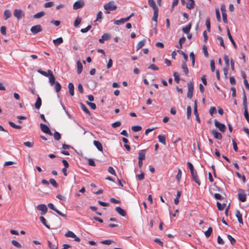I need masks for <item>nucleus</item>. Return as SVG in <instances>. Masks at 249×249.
Here are the masks:
<instances>
[{
	"instance_id": "33",
	"label": "nucleus",
	"mask_w": 249,
	"mask_h": 249,
	"mask_svg": "<svg viewBox=\"0 0 249 249\" xmlns=\"http://www.w3.org/2000/svg\"><path fill=\"white\" fill-rule=\"evenodd\" d=\"M8 124L11 127H12L13 128H14L15 129H20L22 127L21 126L17 125L15 123H14L13 122H12L11 121H9Z\"/></svg>"
},
{
	"instance_id": "20",
	"label": "nucleus",
	"mask_w": 249,
	"mask_h": 249,
	"mask_svg": "<svg viewBox=\"0 0 249 249\" xmlns=\"http://www.w3.org/2000/svg\"><path fill=\"white\" fill-rule=\"evenodd\" d=\"M236 217L237 218L238 221L239 223L243 224L242 215L238 210L236 211Z\"/></svg>"
},
{
	"instance_id": "4",
	"label": "nucleus",
	"mask_w": 249,
	"mask_h": 249,
	"mask_svg": "<svg viewBox=\"0 0 249 249\" xmlns=\"http://www.w3.org/2000/svg\"><path fill=\"white\" fill-rule=\"evenodd\" d=\"M48 207L51 210L55 211L57 214L63 216L64 218L67 217V215L65 214L62 213L60 211L56 209L53 203H50L48 204Z\"/></svg>"
},
{
	"instance_id": "42",
	"label": "nucleus",
	"mask_w": 249,
	"mask_h": 249,
	"mask_svg": "<svg viewBox=\"0 0 249 249\" xmlns=\"http://www.w3.org/2000/svg\"><path fill=\"white\" fill-rule=\"evenodd\" d=\"M81 18L79 17H77L76 19L75 20L74 22V27H77L81 23Z\"/></svg>"
},
{
	"instance_id": "36",
	"label": "nucleus",
	"mask_w": 249,
	"mask_h": 249,
	"mask_svg": "<svg viewBox=\"0 0 249 249\" xmlns=\"http://www.w3.org/2000/svg\"><path fill=\"white\" fill-rule=\"evenodd\" d=\"M80 105H81V109L85 113H86L87 114H89V115H91V114H90L89 111V109L87 108V107H86V106L84 104H83V103H81Z\"/></svg>"
},
{
	"instance_id": "5",
	"label": "nucleus",
	"mask_w": 249,
	"mask_h": 249,
	"mask_svg": "<svg viewBox=\"0 0 249 249\" xmlns=\"http://www.w3.org/2000/svg\"><path fill=\"white\" fill-rule=\"evenodd\" d=\"M14 15L18 19H20L24 16V13L21 10L15 9L14 11Z\"/></svg>"
},
{
	"instance_id": "63",
	"label": "nucleus",
	"mask_w": 249,
	"mask_h": 249,
	"mask_svg": "<svg viewBox=\"0 0 249 249\" xmlns=\"http://www.w3.org/2000/svg\"><path fill=\"white\" fill-rule=\"evenodd\" d=\"M223 22L225 23L228 22L226 12H223L222 13Z\"/></svg>"
},
{
	"instance_id": "48",
	"label": "nucleus",
	"mask_w": 249,
	"mask_h": 249,
	"mask_svg": "<svg viewBox=\"0 0 249 249\" xmlns=\"http://www.w3.org/2000/svg\"><path fill=\"white\" fill-rule=\"evenodd\" d=\"M37 71L38 73L41 74L42 75H44V76H46V77L49 76V74L48 72V71L46 72L45 71H42L41 69H38Z\"/></svg>"
},
{
	"instance_id": "13",
	"label": "nucleus",
	"mask_w": 249,
	"mask_h": 249,
	"mask_svg": "<svg viewBox=\"0 0 249 249\" xmlns=\"http://www.w3.org/2000/svg\"><path fill=\"white\" fill-rule=\"evenodd\" d=\"M238 199L241 202H245L246 200V195L242 190H240L238 194Z\"/></svg>"
},
{
	"instance_id": "38",
	"label": "nucleus",
	"mask_w": 249,
	"mask_h": 249,
	"mask_svg": "<svg viewBox=\"0 0 249 249\" xmlns=\"http://www.w3.org/2000/svg\"><path fill=\"white\" fill-rule=\"evenodd\" d=\"M65 236L67 237H76V235L72 231H70L65 233Z\"/></svg>"
},
{
	"instance_id": "49",
	"label": "nucleus",
	"mask_w": 249,
	"mask_h": 249,
	"mask_svg": "<svg viewBox=\"0 0 249 249\" xmlns=\"http://www.w3.org/2000/svg\"><path fill=\"white\" fill-rule=\"evenodd\" d=\"M174 79L175 81L177 83H178L180 80L179 75L178 72H174Z\"/></svg>"
},
{
	"instance_id": "53",
	"label": "nucleus",
	"mask_w": 249,
	"mask_h": 249,
	"mask_svg": "<svg viewBox=\"0 0 249 249\" xmlns=\"http://www.w3.org/2000/svg\"><path fill=\"white\" fill-rule=\"evenodd\" d=\"M227 237L232 245H233L235 243L236 240L231 235L228 234Z\"/></svg>"
},
{
	"instance_id": "12",
	"label": "nucleus",
	"mask_w": 249,
	"mask_h": 249,
	"mask_svg": "<svg viewBox=\"0 0 249 249\" xmlns=\"http://www.w3.org/2000/svg\"><path fill=\"white\" fill-rule=\"evenodd\" d=\"M48 244L51 249H57L58 248V243L55 240L48 241Z\"/></svg>"
},
{
	"instance_id": "58",
	"label": "nucleus",
	"mask_w": 249,
	"mask_h": 249,
	"mask_svg": "<svg viewBox=\"0 0 249 249\" xmlns=\"http://www.w3.org/2000/svg\"><path fill=\"white\" fill-rule=\"evenodd\" d=\"M91 25H88L86 28L81 29L80 31L82 33H86L88 31H89L91 29Z\"/></svg>"
},
{
	"instance_id": "19",
	"label": "nucleus",
	"mask_w": 249,
	"mask_h": 249,
	"mask_svg": "<svg viewBox=\"0 0 249 249\" xmlns=\"http://www.w3.org/2000/svg\"><path fill=\"white\" fill-rule=\"evenodd\" d=\"M148 3L149 5L153 9L154 11L159 10L154 0H148Z\"/></svg>"
},
{
	"instance_id": "14",
	"label": "nucleus",
	"mask_w": 249,
	"mask_h": 249,
	"mask_svg": "<svg viewBox=\"0 0 249 249\" xmlns=\"http://www.w3.org/2000/svg\"><path fill=\"white\" fill-rule=\"evenodd\" d=\"M146 154V150H142L139 153L138 160H143L145 159Z\"/></svg>"
},
{
	"instance_id": "64",
	"label": "nucleus",
	"mask_w": 249,
	"mask_h": 249,
	"mask_svg": "<svg viewBox=\"0 0 249 249\" xmlns=\"http://www.w3.org/2000/svg\"><path fill=\"white\" fill-rule=\"evenodd\" d=\"M87 104L92 109H95L96 108V106L94 103L87 102Z\"/></svg>"
},
{
	"instance_id": "52",
	"label": "nucleus",
	"mask_w": 249,
	"mask_h": 249,
	"mask_svg": "<svg viewBox=\"0 0 249 249\" xmlns=\"http://www.w3.org/2000/svg\"><path fill=\"white\" fill-rule=\"evenodd\" d=\"M132 130L134 132L139 131L142 130V128L140 126H133L131 127Z\"/></svg>"
},
{
	"instance_id": "2",
	"label": "nucleus",
	"mask_w": 249,
	"mask_h": 249,
	"mask_svg": "<svg viewBox=\"0 0 249 249\" xmlns=\"http://www.w3.org/2000/svg\"><path fill=\"white\" fill-rule=\"evenodd\" d=\"M188 92L187 96L188 98L191 99L193 95L194 84L192 82H188L187 84Z\"/></svg>"
},
{
	"instance_id": "57",
	"label": "nucleus",
	"mask_w": 249,
	"mask_h": 249,
	"mask_svg": "<svg viewBox=\"0 0 249 249\" xmlns=\"http://www.w3.org/2000/svg\"><path fill=\"white\" fill-rule=\"evenodd\" d=\"M121 125V122L120 121L116 122L112 124L111 125L113 128H116Z\"/></svg>"
},
{
	"instance_id": "60",
	"label": "nucleus",
	"mask_w": 249,
	"mask_h": 249,
	"mask_svg": "<svg viewBox=\"0 0 249 249\" xmlns=\"http://www.w3.org/2000/svg\"><path fill=\"white\" fill-rule=\"evenodd\" d=\"M210 66L212 71L213 72L215 71V64L213 60H211Z\"/></svg>"
},
{
	"instance_id": "3",
	"label": "nucleus",
	"mask_w": 249,
	"mask_h": 249,
	"mask_svg": "<svg viewBox=\"0 0 249 249\" xmlns=\"http://www.w3.org/2000/svg\"><path fill=\"white\" fill-rule=\"evenodd\" d=\"M214 125L221 132H224L226 129L225 125L223 124L219 123L217 120H214Z\"/></svg>"
},
{
	"instance_id": "1",
	"label": "nucleus",
	"mask_w": 249,
	"mask_h": 249,
	"mask_svg": "<svg viewBox=\"0 0 249 249\" xmlns=\"http://www.w3.org/2000/svg\"><path fill=\"white\" fill-rule=\"evenodd\" d=\"M104 7L106 10V13L107 14H109L111 11L116 10L117 8L115 2L113 0L109 1L108 3L105 4Z\"/></svg>"
},
{
	"instance_id": "10",
	"label": "nucleus",
	"mask_w": 249,
	"mask_h": 249,
	"mask_svg": "<svg viewBox=\"0 0 249 249\" xmlns=\"http://www.w3.org/2000/svg\"><path fill=\"white\" fill-rule=\"evenodd\" d=\"M37 209L41 211V214L44 215L47 212L48 209L47 206L45 204H39L37 206Z\"/></svg>"
},
{
	"instance_id": "7",
	"label": "nucleus",
	"mask_w": 249,
	"mask_h": 249,
	"mask_svg": "<svg viewBox=\"0 0 249 249\" xmlns=\"http://www.w3.org/2000/svg\"><path fill=\"white\" fill-rule=\"evenodd\" d=\"M30 30L33 34H36L42 31V28L40 25H36L32 27Z\"/></svg>"
},
{
	"instance_id": "51",
	"label": "nucleus",
	"mask_w": 249,
	"mask_h": 249,
	"mask_svg": "<svg viewBox=\"0 0 249 249\" xmlns=\"http://www.w3.org/2000/svg\"><path fill=\"white\" fill-rule=\"evenodd\" d=\"M206 26L208 31L210 32L211 29V22L209 18H207L206 20Z\"/></svg>"
},
{
	"instance_id": "45",
	"label": "nucleus",
	"mask_w": 249,
	"mask_h": 249,
	"mask_svg": "<svg viewBox=\"0 0 249 249\" xmlns=\"http://www.w3.org/2000/svg\"><path fill=\"white\" fill-rule=\"evenodd\" d=\"M182 176L181 170L180 169H178V172L176 176V178L178 182L180 181Z\"/></svg>"
},
{
	"instance_id": "61",
	"label": "nucleus",
	"mask_w": 249,
	"mask_h": 249,
	"mask_svg": "<svg viewBox=\"0 0 249 249\" xmlns=\"http://www.w3.org/2000/svg\"><path fill=\"white\" fill-rule=\"evenodd\" d=\"M177 51H178V52L180 53L183 55V57H184V58L185 59V61L184 62L187 61V60H188V55L186 53H185L183 52H182L181 51L178 50Z\"/></svg>"
},
{
	"instance_id": "46",
	"label": "nucleus",
	"mask_w": 249,
	"mask_h": 249,
	"mask_svg": "<svg viewBox=\"0 0 249 249\" xmlns=\"http://www.w3.org/2000/svg\"><path fill=\"white\" fill-rule=\"evenodd\" d=\"M49 182L53 187L55 188H57L58 186L56 181L53 178L50 179Z\"/></svg>"
},
{
	"instance_id": "62",
	"label": "nucleus",
	"mask_w": 249,
	"mask_h": 249,
	"mask_svg": "<svg viewBox=\"0 0 249 249\" xmlns=\"http://www.w3.org/2000/svg\"><path fill=\"white\" fill-rule=\"evenodd\" d=\"M102 12L101 11H99L97 15V18H96V21H100V20L102 19Z\"/></svg>"
},
{
	"instance_id": "30",
	"label": "nucleus",
	"mask_w": 249,
	"mask_h": 249,
	"mask_svg": "<svg viewBox=\"0 0 249 249\" xmlns=\"http://www.w3.org/2000/svg\"><path fill=\"white\" fill-rule=\"evenodd\" d=\"M145 39H143L141 41H140L137 45V46H136V50L137 51H138L139 50H140L141 48H142L144 45V44H145Z\"/></svg>"
},
{
	"instance_id": "35",
	"label": "nucleus",
	"mask_w": 249,
	"mask_h": 249,
	"mask_svg": "<svg viewBox=\"0 0 249 249\" xmlns=\"http://www.w3.org/2000/svg\"><path fill=\"white\" fill-rule=\"evenodd\" d=\"M45 12L43 11L40 12L34 15L33 18L36 19L39 18L45 15Z\"/></svg>"
},
{
	"instance_id": "56",
	"label": "nucleus",
	"mask_w": 249,
	"mask_h": 249,
	"mask_svg": "<svg viewBox=\"0 0 249 249\" xmlns=\"http://www.w3.org/2000/svg\"><path fill=\"white\" fill-rule=\"evenodd\" d=\"M209 113L212 116H213V114L216 113V109L215 107H211L209 110Z\"/></svg>"
},
{
	"instance_id": "8",
	"label": "nucleus",
	"mask_w": 249,
	"mask_h": 249,
	"mask_svg": "<svg viewBox=\"0 0 249 249\" xmlns=\"http://www.w3.org/2000/svg\"><path fill=\"white\" fill-rule=\"evenodd\" d=\"M85 3L83 0H78L74 3L73 5V8L74 10H77L79 8H82L84 6Z\"/></svg>"
},
{
	"instance_id": "9",
	"label": "nucleus",
	"mask_w": 249,
	"mask_h": 249,
	"mask_svg": "<svg viewBox=\"0 0 249 249\" xmlns=\"http://www.w3.org/2000/svg\"><path fill=\"white\" fill-rule=\"evenodd\" d=\"M48 72L49 73V82L51 86H53L55 82V78L54 76L53 75V72L50 70H48Z\"/></svg>"
},
{
	"instance_id": "17",
	"label": "nucleus",
	"mask_w": 249,
	"mask_h": 249,
	"mask_svg": "<svg viewBox=\"0 0 249 249\" xmlns=\"http://www.w3.org/2000/svg\"><path fill=\"white\" fill-rule=\"evenodd\" d=\"M115 210L117 212V213L122 216H125L126 215V212L121 208L120 207H116L115 208Z\"/></svg>"
},
{
	"instance_id": "44",
	"label": "nucleus",
	"mask_w": 249,
	"mask_h": 249,
	"mask_svg": "<svg viewBox=\"0 0 249 249\" xmlns=\"http://www.w3.org/2000/svg\"><path fill=\"white\" fill-rule=\"evenodd\" d=\"M54 138L56 141H59L61 139V135L58 132H55L53 134Z\"/></svg>"
},
{
	"instance_id": "40",
	"label": "nucleus",
	"mask_w": 249,
	"mask_h": 249,
	"mask_svg": "<svg viewBox=\"0 0 249 249\" xmlns=\"http://www.w3.org/2000/svg\"><path fill=\"white\" fill-rule=\"evenodd\" d=\"M11 243L14 246L20 249L22 247L21 244L16 240H12Z\"/></svg>"
},
{
	"instance_id": "34",
	"label": "nucleus",
	"mask_w": 249,
	"mask_h": 249,
	"mask_svg": "<svg viewBox=\"0 0 249 249\" xmlns=\"http://www.w3.org/2000/svg\"><path fill=\"white\" fill-rule=\"evenodd\" d=\"M54 89L56 92H58L60 91V90L61 89V85L60 84V83L58 82H56V83H54Z\"/></svg>"
},
{
	"instance_id": "21",
	"label": "nucleus",
	"mask_w": 249,
	"mask_h": 249,
	"mask_svg": "<svg viewBox=\"0 0 249 249\" xmlns=\"http://www.w3.org/2000/svg\"><path fill=\"white\" fill-rule=\"evenodd\" d=\"M195 6V1L194 0H188L186 4V7L189 9H192Z\"/></svg>"
},
{
	"instance_id": "16",
	"label": "nucleus",
	"mask_w": 249,
	"mask_h": 249,
	"mask_svg": "<svg viewBox=\"0 0 249 249\" xmlns=\"http://www.w3.org/2000/svg\"><path fill=\"white\" fill-rule=\"evenodd\" d=\"M110 38V36L107 34H104L102 36L101 38L99 39V41L101 43H103L105 42V40H107L109 39Z\"/></svg>"
},
{
	"instance_id": "23",
	"label": "nucleus",
	"mask_w": 249,
	"mask_h": 249,
	"mask_svg": "<svg viewBox=\"0 0 249 249\" xmlns=\"http://www.w3.org/2000/svg\"><path fill=\"white\" fill-rule=\"evenodd\" d=\"M93 144L96 147V148L99 151H103V146L101 143L100 142L95 140L93 141Z\"/></svg>"
},
{
	"instance_id": "29",
	"label": "nucleus",
	"mask_w": 249,
	"mask_h": 249,
	"mask_svg": "<svg viewBox=\"0 0 249 249\" xmlns=\"http://www.w3.org/2000/svg\"><path fill=\"white\" fill-rule=\"evenodd\" d=\"M77 73L80 74L83 70V65L80 61L77 62Z\"/></svg>"
},
{
	"instance_id": "47",
	"label": "nucleus",
	"mask_w": 249,
	"mask_h": 249,
	"mask_svg": "<svg viewBox=\"0 0 249 249\" xmlns=\"http://www.w3.org/2000/svg\"><path fill=\"white\" fill-rule=\"evenodd\" d=\"M187 165L191 171V173L193 174L194 172L195 171L194 166H193V165L191 162L188 161L187 162Z\"/></svg>"
},
{
	"instance_id": "31",
	"label": "nucleus",
	"mask_w": 249,
	"mask_h": 249,
	"mask_svg": "<svg viewBox=\"0 0 249 249\" xmlns=\"http://www.w3.org/2000/svg\"><path fill=\"white\" fill-rule=\"evenodd\" d=\"M158 12L159 10L154 11V15L152 18V20L156 22V26H157L158 22Z\"/></svg>"
},
{
	"instance_id": "11",
	"label": "nucleus",
	"mask_w": 249,
	"mask_h": 249,
	"mask_svg": "<svg viewBox=\"0 0 249 249\" xmlns=\"http://www.w3.org/2000/svg\"><path fill=\"white\" fill-rule=\"evenodd\" d=\"M191 175L193 178V180L197 183L199 186L201 185V182L199 179L198 176L197 175V172L196 171H194L193 174L191 173Z\"/></svg>"
},
{
	"instance_id": "18",
	"label": "nucleus",
	"mask_w": 249,
	"mask_h": 249,
	"mask_svg": "<svg viewBox=\"0 0 249 249\" xmlns=\"http://www.w3.org/2000/svg\"><path fill=\"white\" fill-rule=\"evenodd\" d=\"M227 35L228 36V37L229 38V39L230 40V41H231V42L232 43V44H233V46L235 48H237V46L235 44V42H234V40L233 39L231 36V34L230 33V30L229 29V28H227Z\"/></svg>"
},
{
	"instance_id": "22",
	"label": "nucleus",
	"mask_w": 249,
	"mask_h": 249,
	"mask_svg": "<svg viewBox=\"0 0 249 249\" xmlns=\"http://www.w3.org/2000/svg\"><path fill=\"white\" fill-rule=\"evenodd\" d=\"M68 88L70 94L71 96H73L74 91V87L73 84L72 83H69L68 84Z\"/></svg>"
},
{
	"instance_id": "27",
	"label": "nucleus",
	"mask_w": 249,
	"mask_h": 249,
	"mask_svg": "<svg viewBox=\"0 0 249 249\" xmlns=\"http://www.w3.org/2000/svg\"><path fill=\"white\" fill-rule=\"evenodd\" d=\"M41 104H42L41 99L39 96H38L37 100L35 103V107L36 109H38L41 106Z\"/></svg>"
},
{
	"instance_id": "26",
	"label": "nucleus",
	"mask_w": 249,
	"mask_h": 249,
	"mask_svg": "<svg viewBox=\"0 0 249 249\" xmlns=\"http://www.w3.org/2000/svg\"><path fill=\"white\" fill-rule=\"evenodd\" d=\"M11 16V12L9 10H6L3 13V18L4 20L8 19Z\"/></svg>"
},
{
	"instance_id": "50",
	"label": "nucleus",
	"mask_w": 249,
	"mask_h": 249,
	"mask_svg": "<svg viewBox=\"0 0 249 249\" xmlns=\"http://www.w3.org/2000/svg\"><path fill=\"white\" fill-rule=\"evenodd\" d=\"M192 112V108L190 106H188L187 107V117L188 119H189V118L191 116Z\"/></svg>"
},
{
	"instance_id": "15",
	"label": "nucleus",
	"mask_w": 249,
	"mask_h": 249,
	"mask_svg": "<svg viewBox=\"0 0 249 249\" xmlns=\"http://www.w3.org/2000/svg\"><path fill=\"white\" fill-rule=\"evenodd\" d=\"M211 132L215 139L221 140L222 138V134L220 133L217 132L216 130H213Z\"/></svg>"
},
{
	"instance_id": "55",
	"label": "nucleus",
	"mask_w": 249,
	"mask_h": 249,
	"mask_svg": "<svg viewBox=\"0 0 249 249\" xmlns=\"http://www.w3.org/2000/svg\"><path fill=\"white\" fill-rule=\"evenodd\" d=\"M217 38L218 40H219V42H220V45L222 46L224 48H225V46L224 45V41H223V38L220 36H218L217 37Z\"/></svg>"
},
{
	"instance_id": "37",
	"label": "nucleus",
	"mask_w": 249,
	"mask_h": 249,
	"mask_svg": "<svg viewBox=\"0 0 249 249\" xmlns=\"http://www.w3.org/2000/svg\"><path fill=\"white\" fill-rule=\"evenodd\" d=\"M39 219L42 223L48 229H50V226L47 224L46 219L43 216H40Z\"/></svg>"
},
{
	"instance_id": "28",
	"label": "nucleus",
	"mask_w": 249,
	"mask_h": 249,
	"mask_svg": "<svg viewBox=\"0 0 249 249\" xmlns=\"http://www.w3.org/2000/svg\"><path fill=\"white\" fill-rule=\"evenodd\" d=\"M159 141L164 145H166V140L165 136L162 135H160L158 136Z\"/></svg>"
},
{
	"instance_id": "54",
	"label": "nucleus",
	"mask_w": 249,
	"mask_h": 249,
	"mask_svg": "<svg viewBox=\"0 0 249 249\" xmlns=\"http://www.w3.org/2000/svg\"><path fill=\"white\" fill-rule=\"evenodd\" d=\"M23 144L28 147H32L34 146V142H23Z\"/></svg>"
},
{
	"instance_id": "24",
	"label": "nucleus",
	"mask_w": 249,
	"mask_h": 249,
	"mask_svg": "<svg viewBox=\"0 0 249 249\" xmlns=\"http://www.w3.org/2000/svg\"><path fill=\"white\" fill-rule=\"evenodd\" d=\"M63 42V39L62 37H58L55 39L53 40V43L56 46L62 43Z\"/></svg>"
},
{
	"instance_id": "41",
	"label": "nucleus",
	"mask_w": 249,
	"mask_h": 249,
	"mask_svg": "<svg viewBox=\"0 0 249 249\" xmlns=\"http://www.w3.org/2000/svg\"><path fill=\"white\" fill-rule=\"evenodd\" d=\"M213 231V229L211 227H209L207 231L205 232V235L207 237H209L210 236L212 232Z\"/></svg>"
},
{
	"instance_id": "25",
	"label": "nucleus",
	"mask_w": 249,
	"mask_h": 249,
	"mask_svg": "<svg viewBox=\"0 0 249 249\" xmlns=\"http://www.w3.org/2000/svg\"><path fill=\"white\" fill-rule=\"evenodd\" d=\"M186 62H182V69L186 75H187L189 73V70L186 64Z\"/></svg>"
},
{
	"instance_id": "6",
	"label": "nucleus",
	"mask_w": 249,
	"mask_h": 249,
	"mask_svg": "<svg viewBox=\"0 0 249 249\" xmlns=\"http://www.w3.org/2000/svg\"><path fill=\"white\" fill-rule=\"evenodd\" d=\"M41 130L45 133L49 134L52 136L53 135L52 132L50 130V128L45 124H41L40 125Z\"/></svg>"
},
{
	"instance_id": "32",
	"label": "nucleus",
	"mask_w": 249,
	"mask_h": 249,
	"mask_svg": "<svg viewBox=\"0 0 249 249\" xmlns=\"http://www.w3.org/2000/svg\"><path fill=\"white\" fill-rule=\"evenodd\" d=\"M191 24H189L187 26L182 28V31L185 34H188L191 28Z\"/></svg>"
},
{
	"instance_id": "39",
	"label": "nucleus",
	"mask_w": 249,
	"mask_h": 249,
	"mask_svg": "<svg viewBox=\"0 0 249 249\" xmlns=\"http://www.w3.org/2000/svg\"><path fill=\"white\" fill-rule=\"evenodd\" d=\"M217 208L220 211H222L225 208L226 204L225 203H223L221 204L220 202H217L216 203Z\"/></svg>"
},
{
	"instance_id": "59",
	"label": "nucleus",
	"mask_w": 249,
	"mask_h": 249,
	"mask_svg": "<svg viewBox=\"0 0 249 249\" xmlns=\"http://www.w3.org/2000/svg\"><path fill=\"white\" fill-rule=\"evenodd\" d=\"M124 23L123 18H122L119 20H116L114 21V23L116 25H120Z\"/></svg>"
},
{
	"instance_id": "43",
	"label": "nucleus",
	"mask_w": 249,
	"mask_h": 249,
	"mask_svg": "<svg viewBox=\"0 0 249 249\" xmlns=\"http://www.w3.org/2000/svg\"><path fill=\"white\" fill-rule=\"evenodd\" d=\"M215 13H216V17L217 21L218 22H220L221 21V17H220L219 10L218 8L215 9Z\"/></svg>"
}]
</instances>
